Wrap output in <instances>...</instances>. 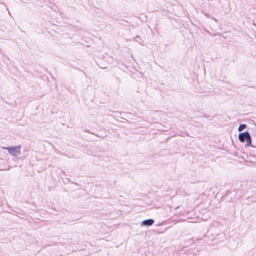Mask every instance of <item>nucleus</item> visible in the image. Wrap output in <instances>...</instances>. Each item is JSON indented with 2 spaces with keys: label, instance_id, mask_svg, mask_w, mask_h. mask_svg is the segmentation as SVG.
Masks as SVG:
<instances>
[{
  "label": "nucleus",
  "instance_id": "nucleus-1",
  "mask_svg": "<svg viewBox=\"0 0 256 256\" xmlns=\"http://www.w3.org/2000/svg\"><path fill=\"white\" fill-rule=\"evenodd\" d=\"M238 140L242 142H246V146H251L252 140L250 133L248 132H244L240 133L238 134Z\"/></svg>",
  "mask_w": 256,
  "mask_h": 256
},
{
  "label": "nucleus",
  "instance_id": "nucleus-2",
  "mask_svg": "<svg viewBox=\"0 0 256 256\" xmlns=\"http://www.w3.org/2000/svg\"><path fill=\"white\" fill-rule=\"evenodd\" d=\"M6 149L8 152L12 156H16L20 154V146H8L5 148Z\"/></svg>",
  "mask_w": 256,
  "mask_h": 256
},
{
  "label": "nucleus",
  "instance_id": "nucleus-3",
  "mask_svg": "<svg viewBox=\"0 0 256 256\" xmlns=\"http://www.w3.org/2000/svg\"><path fill=\"white\" fill-rule=\"evenodd\" d=\"M226 239L225 234L224 232H220L216 234L215 238L212 239L210 238V240H212L214 244H217L218 242H224Z\"/></svg>",
  "mask_w": 256,
  "mask_h": 256
},
{
  "label": "nucleus",
  "instance_id": "nucleus-4",
  "mask_svg": "<svg viewBox=\"0 0 256 256\" xmlns=\"http://www.w3.org/2000/svg\"><path fill=\"white\" fill-rule=\"evenodd\" d=\"M182 253L180 254H184V252L186 254V256H188V255H192L196 256L198 254H199V252L198 250L196 248L194 249H185L184 250H182Z\"/></svg>",
  "mask_w": 256,
  "mask_h": 256
},
{
  "label": "nucleus",
  "instance_id": "nucleus-5",
  "mask_svg": "<svg viewBox=\"0 0 256 256\" xmlns=\"http://www.w3.org/2000/svg\"><path fill=\"white\" fill-rule=\"evenodd\" d=\"M154 221L153 219L148 218L143 220L140 225L141 226H150L154 223Z\"/></svg>",
  "mask_w": 256,
  "mask_h": 256
},
{
  "label": "nucleus",
  "instance_id": "nucleus-6",
  "mask_svg": "<svg viewBox=\"0 0 256 256\" xmlns=\"http://www.w3.org/2000/svg\"><path fill=\"white\" fill-rule=\"evenodd\" d=\"M246 124H240L238 128V132L242 131L246 128Z\"/></svg>",
  "mask_w": 256,
  "mask_h": 256
},
{
  "label": "nucleus",
  "instance_id": "nucleus-7",
  "mask_svg": "<svg viewBox=\"0 0 256 256\" xmlns=\"http://www.w3.org/2000/svg\"><path fill=\"white\" fill-rule=\"evenodd\" d=\"M209 234H210L209 232H207L206 234V236L209 237Z\"/></svg>",
  "mask_w": 256,
  "mask_h": 256
},
{
  "label": "nucleus",
  "instance_id": "nucleus-8",
  "mask_svg": "<svg viewBox=\"0 0 256 256\" xmlns=\"http://www.w3.org/2000/svg\"><path fill=\"white\" fill-rule=\"evenodd\" d=\"M136 38H138L140 39V37L139 36H136Z\"/></svg>",
  "mask_w": 256,
  "mask_h": 256
},
{
  "label": "nucleus",
  "instance_id": "nucleus-9",
  "mask_svg": "<svg viewBox=\"0 0 256 256\" xmlns=\"http://www.w3.org/2000/svg\"><path fill=\"white\" fill-rule=\"evenodd\" d=\"M214 20L216 22V20H217L216 18H214Z\"/></svg>",
  "mask_w": 256,
  "mask_h": 256
}]
</instances>
